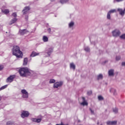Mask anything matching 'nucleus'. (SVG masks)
Instances as JSON below:
<instances>
[{"instance_id": "f257e3e1", "label": "nucleus", "mask_w": 125, "mask_h": 125, "mask_svg": "<svg viewBox=\"0 0 125 125\" xmlns=\"http://www.w3.org/2000/svg\"><path fill=\"white\" fill-rule=\"evenodd\" d=\"M19 73L21 77H27V76L34 77L35 75V73L32 71H30L27 67L20 68L19 70Z\"/></svg>"}, {"instance_id": "f03ea898", "label": "nucleus", "mask_w": 125, "mask_h": 125, "mask_svg": "<svg viewBox=\"0 0 125 125\" xmlns=\"http://www.w3.org/2000/svg\"><path fill=\"white\" fill-rule=\"evenodd\" d=\"M13 55H15L18 58H21L23 56L22 52L20 50V47L18 46H14L12 50Z\"/></svg>"}, {"instance_id": "7ed1b4c3", "label": "nucleus", "mask_w": 125, "mask_h": 125, "mask_svg": "<svg viewBox=\"0 0 125 125\" xmlns=\"http://www.w3.org/2000/svg\"><path fill=\"white\" fill-rule=\"evenodd\" d=\"M21 92L22 94V97L23 98H28L29 97V93L25 89L21 90Z\"/></svg>"}, {"instance_id": "20e7f679", "label": "nucleus", "mask_w": 125, "mask_h": 125, "mask_svg": "<svg viewBox=\"0 0 125 125\" xmlns=\"http://www.w3.org/2000/svg\"><path fill=\"white\" fill-rule=\"evenodd\" d=\"M62 82H56L53 84V87L54 88H58L59 87H60V86H62Z\"/></svg>"}, {"instance_id": "39448f33", "label": "nucleus", "mask_w": 125, "mask_h": 125, "mask_svg": "<svg viewBox=\"0 0 125 125\" xmlns=\"http://www.w3.org/2000/svg\"><path fill=\"white\" fill-rule=\"evenodd\" d=\"M52 52H53V48L52 47L48 48L45 51V53H46L48 56H50Z\"/></svg>"}, {"instance_id": "423d86ee", "label": "nucleus", "mask_w": 125, "mask_h": 125, "mask_svg": "<svg viewBox=\"0 0 125 125\" xmlns=\"http://www.w3.org/2000/svg\"><path fill=\"white\" fill-rule=\"evenodd\" d=\"M112 35L113 37H119L120 35H121V32H120V30L116 29L112 32Z\"/></svg>"}, {"instance_id": "0eeeda50", "label": "nucleus", "mask_w": 125, "mask_h": 125, "mask_svg": "<svg viewBox=\"0 0 125 125\" xmlns=\"http://www.w3.org/2000/svg\"><path fill=\"white\" fill-rule=\"evenodd\" d=\"M39 117L40 118L39 119H37V118H32L31 119V121L32 122H34V123H41V122H42V116L41 115H40V116H39Z\"/></svg>"}, {"instance_id": "6e6552de", "label": "nucleus", "mask_w": 125, "mask_h": 125, "mask_svg": "<svg viewBox=\"0 0 125 125\" xmlns=\"http://www.w3.org/2000/svg\"><path fill=\"white\" fill-rule=\"evenodd\" d=\"M15 78V75H10L7 78L6 80V83H12L13 80Z\"/></svg>"}, {"instance_id": "1a4fd4ad", "label": "nucleus", "mask_w": 125, "mask_h": 125, "mask_svg": "<svg viewBox=\"0 0 125 125\" xmlns=\"http://www.w3.org/2000/svg\"><path fill=\"white\" fill-rule=\"evenodd\" d=\"M29 115H30V113L28 111H23L21 114V117L24 119V118L29 117Z\"/></svg>"}, {"instance_id": "9d476101", "label": "nucleus", "mask_w": 125, "mask_h": 125, "mask_svg": "<svg viewBox=\"0 0 125 125\" xmlns=\"http://www.w3.org/2000/svg\"><path fill=\"white\" fill-rule=\"evenodd\" d=\"M28 32L27 29H20L19 34L21 36H24L25 34H27Z\"/></svg>"}, {"instance_id": "9b49d317", "label": "nucleus", "mask_w": 125, "mask_h": 125, "mask_svg": "<svg viewBox=\"0 0 125 125\" xmlns=\"http://www.w3.org/2000/svg\"><path fill=\"white\" fill-rule=\"evenodd\" d=\"M75 26V22L74 21H71L68 23V28L71 30H74V27Z\"/></svg>"}, {"instance_id": "f8f14e48", "label": "nucleus", "mask_w": 125, "mask_h": 125, "mask_svg": "<svg viewBox=\"0 0 125 125\" xmlns=\"http://www.w3.org/2000/svg\"><path fill=\"white\" fill-rule=\"evenodd\" d=\"M29 10H30V7H24V9L22 10L23 15H25V14H27V13L29 12Z\"/></svg>"}, {"instance_id": "ddd939ff", "label": "nucleus", "mask_w": 125, "mask_h": 125, "mask_svg": "<svg viewBox=\"0 0 125 125\" xmlns=\"http://www.w3.org/2000/svg\"><path fill=\"white\" fill-rule=\"evenodd\" d=\"M117 121H107L106 124L108 125H117Z\"/></svg>"}, {"instance_id": "4468645a", "label": "nucleus", "mask_w": 125, "mask_h": 125, "mask_svg": "<svg viewBox=\"0 0 125 125\" xmlns=\"http://www.w3.org/2000/svg\"><path fill=\"white\" fill-rule=\"evenodd\" d=\"M114 69H110L108 71V76L109 77H114Z\"/></svg>"}, {"instance_id": "2eb2a0df", "label": "nucleus", "mask_w": 125, "mask_h": 125, "mask_svg": "<svg viewBox=\"0 0 125 125\" xmlns=\"http://www.w3.org/2000/svg\"><path fill=\"white\" fill-rule=\"evenodd\" d=\"M118 11H119L120 15H122V16H124V15H125V10H123V9L121 8H118Z\"/></svg>"}, {"instance_id": "dca6fc26", "label": "nucleus", "mask_w": 125, "mask_h": 125, "mask_svg": "<svg viewBox=\"0 0 125 125\" xmlns=\"http://www.w3.org/2000/svg\"><path fill=\"white\" fill-rule=\"evenodd\" d=\"M40 53H37L35 51L32 52L31 54L30 55L31 57H35V56H37L39 55Z\"/></svg>"}, {"instance_id": "f3484780", "label": "nucleus", "mask_w": 125, "mask_h": 125, "mask_svg": "<svg viewBox=\"0 0 125 125\" xmlns=\"http://www.w3.org/2000/svg\"><path fill=\"white\" fill-rule=\"evenodd\" d=\"M110 92L113 93L114 95H117V90L115 89L111 88L110 90Z\"/></svg>"}, {"instance_id": "a211bd4d", "label": "nucleus", "mask_w": 125, "mask_h": 125, "mask_svg": "<svg viewBox=\"0 0 125 125\" xmlns=\"http://www.w3.org/2000/svg\"><path fill=\"white\" fill-rule=\"evenodd\" d=\"M70 69H73V70L76 69V65L74 63V62H71L70 64Z\"/></svg>"}, {"instance_id": "6ab92c4d", "label": "nucleus", "mask_w": 125, "mask_h": 125, "mask_svg": "<svg viewBox=\"0 0 125 125\" xmlns=\"http://www.w3.org/2000/svg\"><path fill=\"white\" fill-rule=\"evenodd\" d=\"M28 64V58H25L23 60V66H26Z\"/></svg>"}, {"instance_id": "aec40b11", "label": "nucleus", "mask_w": 125, "mask_h": 125, "mask_svg": "<svg viewBox=\"0 0 125 125\" xmlns=\"http://www.w3.org/2000/svg\"><path fill=\"white\" fill-rule=\"evenodd\" d=\"M16 21H17V19L16 18L13 19L9 23V25H12V24H14V23H15Z\"/></svg>"}, {"instance_id": "412c9836", "label": "nucleus", "mask_w": 125, "mask_h": 125, "mask_svg": "<svg viewBox=\"0 0 125 125\" xmlns=\"http://www.w3.org/2000/svg\"><path fill=\"white\" fill-rule=\"evenodd\" d=\"M42 40L44 42H48V38L45 36H43Z\"/></svg>"}, {"instance_id": "4be33fe9", "label": "nucleus", "mask_w": 125, "mask_h": 125, "mask_svg": "<svg viewBox=\"0 0 125 125\" xmlns=\"http://www.w3.org/2000/svg\"><path fill=\"white\" fill-rule=\"evenodd\" d=\"M81 105H83V106H87V105H88V103L86 101H84L81 103Z\"/></svg>"}, {"instance_id": "5701e85b", "label": "nucleus", "mask_w": 125, "mask_h": 125, "mask_svg": "<svg viewBox=\"0 0 125 125\" xmlns=\"http://www.w3.org/2000/svg\"><path fill=\"white\" fill-rule=\"evenodd\" d=\"M84 50H85V51H86V52H89V51H90V48H89V47H85L84 48Z\"/></svg>"}, {"instance_id": "b1692460", "label": "nucleus", "mask_w": 125, "mask_h": 125, "mask_svg": "<svg viewBox=\"0 0 125 125\" xmlns=\"http://www.w3.org/2000/svg\"><path fill=\"white\" fill-rule=\"evenodd\" d=\"M102 79H103V75L102 74H99L98 76L97 80H102Z\"/></svg>"}, {"instance_id": "393cba45", "label": "nucleus", "mask_w": 125, "mask_h": 125, "mask_svg": "<svg viewBox=\"0 0 125 125\" xmlns=\"http://www.w3.org/2000/svg\"><path fill=\"white\" fill-rule=\"evenodd\" d=\"M119 111V109L117 108H114L113 109V111L114 112V113H115V114L118 113V112Z\"/></svg>"}, {"instance_id": "a878e982", "label": "nucleus", "mask_w": 125, "mask_h": 125, "mask_svg": "<svg viewBox=\"0 0 125 125\" xmlns=\"http://www.w3.org/2000/svg\"><path fill=\"white\" fill-rule=\"evenodd\" d=\"M2 12L5 13V14H8V13H9V10L8 9H5Z\"/></svg>"}, {"instance_id": "bb28decb", "label": "nucleus", "mask_w": 125, "mask_h": 125, "mask_svg": "<svg viewBox=\"0 0 125 125\" xmlns=\"http://www.w3.org/2000/svg\"><path fill=\"white\" fill-rule=\"evenodd\" d=\"M107 19L110 20L111 19V14L108 12L107 15Z\"/></svg>"}, {"instance_id": "cd10ccee", "label": "nucleus", "mask_w": 125, "mask_h": 125, "mask_svg": "<svg viewBox=\"0 0 125 125\" xmlns=\"http://www.w3.org/2000/svg\"><path fill=\"white\" fill-rule=\"evenodd\" d=\"M98 99L100 101H101L102 100H104V98H103V97H102V96H99L98 97Z\"/></svg>"}, {"instance_id": "c85d7f7f", "label": "nucleus", "mask_w": 125, "mask_h": 125, "mask_svg": "<svg viewBox=\"0 0 125 125\" xmlns=\"http://www.w3.org/2000/svg\"><path fill=\"white\" fill-rule=\"evenodd\" d=\"M49 83H55V80L50 79L49 81Z\"/></svg>"}, {"instance_id": "c756f323", "label": "nucleus", "mask_w": 125, "mask_h": 125, "mask_svg": "<svg viewBox=\"0 0 125 125\" xmlns=\"http://www.w3.org/2000/svg\"><path fill=\"white\" fill-rule=\"evenodd\" d=\"M13 125V122L11 121H8L6 123V125Z\"/></svg>"}, {"instance_id": "7c9ffc66", "label": "nucleus", "mask_w": 125, "mask_h": 125, "mask_svg": "<svg viewBox=\"0 0 125 125\" xmlns=\"http://www.w3.org/2000/svg\"><path fill=\"white\" fill-rule=\"evenodd\" d=\"M121 60V56H116V61H119V60Z\"/></svg>"}, {"instance_id": "2f4dec72", "label": "nucleus", "mask_w": 125, "mask_h": 125, "mask_svg": "<svg viewBox=\"0 0 125 125\" xmlns=\"http://www.w3.org/2000/svg\"><path fill=\"white\" fill-rule=\"evenodd\" d=\"M110 14L111 13H114V12H116V9L111 10L108 12Z\"/></svg>"}, {"instance_id": "473e14b6", "label": "nucleus", "mask_w": 125, "mask_h": 125, "mask_svg": "<svg viewBox=\"0 0 125 125\" xmlns=\"http://www.w3.org/2000/svg\"><path fill=\"white\" fill-rule=\"evenodd\" d=\"M120 38L122 39L123 40H125V34L122 35L120 36Z\"/></svg>"}, {"instance_id": "72a5a7b5", "label": "nucleus", "mask_w": 125, "mask_h": 125, "mask_svg": "<svg viewBox=\"0 0 125 125\" xmlns=\"http://www.w3.org/2000/svg\"><path fill=\"white\" fill-rule=\"evenodd\" d=\"M124 0H114L113 2L115 3V2H120V1H123Z\"/></svg>"}, {"instance_id": "f704fd0d", "label": "nucleus", "mask_w": 125, "mask_h": 125, "mask_svg": "<svg viewBox=\"0 0 125 125\" xmlns=\"http://www.w3.org/2000/svg\"><path fill=\"white\" fill-rule=\"evenodd\" d=\"M12 16H13V17H15V18H16V17H17V14H16V13H13L12 14Z\"/></svg>"}, {"instance_id": "c9c22d12", "label": "nucleus", "mask_w": 125, "mask_h": 125, "mask_svg": "<svg viewBox=\"0 0 125 125\" xmlns=\"http://www.w3.org/2000/svg\"><path fill=\"white\" fill-rule=\"evenodd\" d=\"M87 95H91L92 94V91H89L87 93Z\"/></svg>"}, {"instance_id": "e433bc0d", "label": "nucleus", "mask_w": 125, "mask_h": 125, "mask_svg": "<svg viewBox=\"0 0 125 125\" xmlns=\"http://www.w3.org/2000/svg\"><path fill=\"white\" fill-rule=\"evenodd\" d=\"M25 19L26 21H28V20L29 19V16L26 15L25 17Z\"/></svg>"}, {"instance_id": "4c0bfd02", "label": "nucleus", "mask_w": 125, "mask_h": 125, "mask_svg": "<svg viewBox=\"0 0 125 125\" xmlns=\"http://www.w3.org/2000/svg\"><path fill=\"white\" fill-rule=\"evenodd\" d=\"M47 31H48V33H49V34H50V33H51V28H48V29H47Z\"/></svg>"}, {"instance_id": "58836bf2", "label": "nucleus", "mask_w": 125, "mask_h": 125, "mask_svg": "<svg viewBox=\"0 0 125 125\" xmlns=\"http://www.w3.org/2000/svg\"><path fill=\"white\" fill-rule=\"evenodd\" d=\"M69 0H63V3H66V2H68Z\"/></svg>"}, {"instance_id": "ea45409f", "label": "nucleus", "mask_w": 125, "mask_h": 125, "mask_svg": "<svg viewBox=\"0 0 125 125\" xmlns=\"http://www.w3.org/2000/svg\"><path fill=\"white\" fill-rule=\"evenodd\" d=\"M3 69V66L2 65H0V71H1Z\"/></svg>"}, {"instance_id": "a19ab883", "label": "nucleus", "mask_w": 125, "mask_h": 125, "mask_svg": "<svg viewBox=\"0 0 125 125\" xmlns=\"http://www.w3.org/2000/svg\"><path fill=\"white\" fill-rule=\"evenodd\" d=\"M90 111H91V113L92 114H94V111H93V110H92V109H91V108H90Z\"/></svg>"}, {"instance_id": "79ce46f5", "label": "nucleus", "mask_w": 125, "mask_h": 125, "mask_svg": "<svg viewBox=\"0 0 125 125\" xmlns=\"http://www.w3.org/2000/svg\"><path fill=\"white\" fill-rule=\"evenodd\" d=\"M122 66H125V62H123L122 63Z\"/></svg>"}, {"instance_id": "37998d69", "label": "nucleus", "mask_w": 125, "mask_h": 125, "mask_svg": "<svg viewBox=\"0 0 125 125\" xmlns=\"http://www.w3.org/2000/svg\"><path fill=\"white\" fill-rule=\"evenodd\" d=\"M82 99L83 100V102L85 101V98L84 97H82Z\"/></svg>"}, {"instance_id": "c03bdc74", "label": "nucleus", "mask_w": 125, "mask_h": 125, "mask_svg": "<svg viewBox=\"0 0 125 125\" xmlns=\"http://www.w3.org/2000/svg\"><path fill=\"white\" fill-rule=\"evenodd\" d=\"M56 125H63V122H61V124H56Z\"/></svg>"}, {"instance_id": "a18cd8bd", "label": "nucleus", "mask_w": 125, "mask_h": 125, "mask_svg": "<svg viewBox=\"0 0 125 125\" xmlns=\"http://www.w3.org/2000/svg\"><path fill=\"white\" fill-rule=\"evenodd\" d=\"M60 2H61V3H63V0H60Z\"/></svg>"}, {"instance_id": "49530a36", "label": "nucleus", "mask_w": 125, "mask_h": 125, "mask_svg": "<svg viewBox=\"0 0 125 125\" xmlns=\"http://www.w3.org/2000/svg\"><path fill=\"white\" fill-rule=\"evenodd\" d=\"M50 1H51L52 2H53V1H55L56 0H50Z\"/></svg>"}, {"instance_id": "de8ad7c7", "label": "nucleus", "mask_w": 125, "mask_h": 125, "mask_svg": "<svg viewBox=\"0 0 125 125\" xmlns=\"http://www.w3.org/2000/svg\"><path fill=\"white\" fill-rule=\"evenodd\" d=\"M1 100V97L0 96V101Z\"/></svg>"}, {"instance_id": "09e8293b", "label": "nucleus", "mask_w": 125, "mask_h": 125, "mask_svg": "<svg viewBox=\"0 0 125 125\" xmlns=\"http://www.w3.org/2000/svg\"><path fill=\"white\" fill-rule=\"evenodd\" d=\"M63 125H68V124L64 125V124H63Z\"/></svg>"}, {"instance_id": "8fccbe9b", "label": "nucleus", "mask_w": 125, "mask_h": 125, "mask_svg": "<svg viewBox=\"0 0 125 125\" xmlns=\"http://www.w3.org/2000/svg\"><path fill=\"white\" fill-rule=\"evenodd\" d=\"M124 11H125V8L124 9Z\"/></svg>"}]
</instances>
